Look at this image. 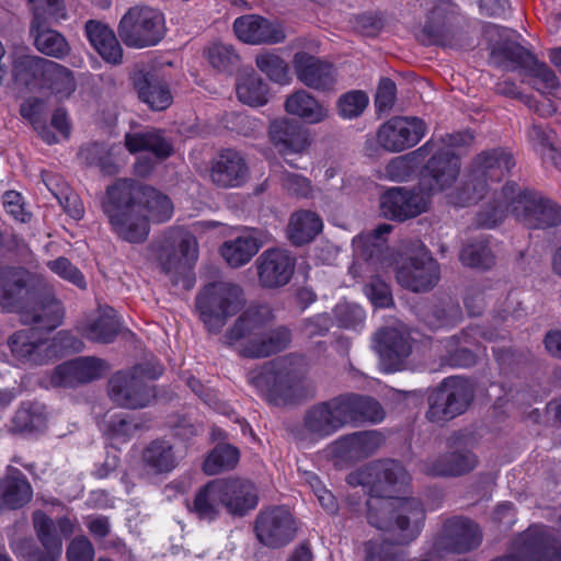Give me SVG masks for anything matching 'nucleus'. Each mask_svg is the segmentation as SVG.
<instances>
[{"mask_svg":"<svg viewBox=\"0 0 561 561\" xmlns=\"http://www.w3.org/2000/svg\"><path fill=\"white\" fill-rule=\"evenodd\" d=\"M347 482L370 492L367 519L371 526L391 533L392 540L399 545L408 543L420 535L425 512L419 500L405 496L410 477L399 462L370 463L352 472Z\"/></svg>","mask_w":561,"mask_h":561,"instance_id":"f257e3e1","label":"nucleus"},{"mask_svg":"<svg viewBox=\"0 0 561 561\" xmlns=\"http://www.w3.org/2000/svg\"><path fill=\"white\" fill-rule=\"evenodd\" d=\"M469 133L447 135L442 139H431L419 148V153L435 149L421 173L417 188L391 187L380 196V211L389 219L404 221L425 213L431 195L448 188L460 170L458 149L471 144Z\"/></svg>","mask_w":561,"mask_h":561,"instance_id":"f03ea898","label":"nucleus"},{"mask_svg":"<svg viewBox=\"0 0 561 561\" xmlns=\"http://www.w3.org/2000/svg\"><path fill=\"white\" fill-rule=\"evenodd\" d=\"M101 207L112 231L130 243L147 239L150 221L164 222L173 215V204L167 195L130 179L108 185Z\"/></svg>","mask_w":561,"mask_h":561,"instance_id":"7ed1b4c3","label":"nucleus"},{"mask_svg":"<svg viewBox=\"0 0 561 561\" xmlns=\"http://www.w3.org/2000/svg\"><path fill=\"white\" fill-rule=\"evenodd\" d=\"M28 273L23 268L5 267L0 270V307L5 311H15L24 324H35L42 329L57 328L64 318V308L53 296L34 299L26 288Z\"/></svg>","mask_w":561,"mask_h":561,"instance_id":"20e7f679","label":"nucleus"},{"mask_svg":"<svg viewBox=\"0 0 561 561\" xmlns=\"http://www.w3.org/2000/svg\"><path fill=\"white\" fill-rule=\"evenodd\" d=\"M391 230V225L382 224L371 233L356 236L352 243L354 261L350 267V274L354 278H370L364 291L377 308H387L392 305L389 286L378 276L390 266L387 236Z\"/></svg>","mask_w":561,"mask_h":561,"instance_id":"39448f33","label":"nucleus"},{"mask_svg":"<svg viewBox=\"0 0 561 561\" xmlns=\"http://www.w3.org/2000/svg\"><path fill=\"white\" fill-rule=\"evenodd\" d=\"M511 211L529 228H548L561 224V207L547 199L523 192L516 184L507 183L492 205L479 213L477 222L493 228Z\"/></svg>","mask_w":561,"mask_h":561,"instance_id":"423d86ee","label":"nucleus"},{"mask_svg":"<svg viewBox=\"0 0 561 561\" xmlns=\"http://www.w3.org/2000/svg\"><path fill=\"white\" fill-rule=\"evenodd\" d=\"M268 316L270 310L265 307L247 310L225 335L226 343L233 346L240 355L252 358L282 351L290 340L289 331L278 328L267 333L265 323Z\"/></svg>","mask_w":561,"mask_h":561,"instance_id":"0eeeda50","label":"nucleus"},{"mask_svg":"<svg viewBox=\"0 0 561 561\" xmlns=\"http://www.w3.org/2000/svg\"><path fill=\"white\" fill-rule=\"evenodd\" d=\"M8 345L14 359L21 364H44L65 352H80L82 342L69 332H58L51 340H44L34 329L13 333Z\"/></svg>","mask_w":561,"mask_h":561,"instance_id":"6e6552de","label":"nucleus"},{"mask_svg":"<svg viewBox=\"0 0 561 561\" xmlns=\"http://www.w3.org/2000/svg\"><path fill=\"white\" fill-rule=\"evenodd\" d=\"M513 156L501 149L483 152L477 157L470 179L461 190L449 195V203L467 206L482 198L486 191V180L500 181L514 167Z\"/></svg>","mask_w":561,"mask_h":561,"instance_id":"1a4fd4ad","label":"nucleus"},{"mask_svg":"<svg viewBox=\"0 0 561 561\" xmlns=\"http://www.w3.org/2000/svg\"><path fill=\"white\" fill-rule=\"evenodd\" d=\"M243 302L242 289L226 282L205 286L196 298L201 320L210 332H218L227 319L242 308Z\"/></svg>","mask_w":561,"mask_h":561,"instance_id":"9d476101","label":"nucleus"},{"mask_svg":"<svg viewBox=\"0 0 561 561\" xmlns=\"http://www.w3.org/2000/svg\"><path fill=\"white\" fill-rule=\"evenodd\" d=\"M495 34L501 37V41L492 48L494 60L497 61L501 56H504L512 64L505 66L507 69L516 67L528 69L535 78L537 89L543 93H549L558 88L559 83L554 72L547 65L539 62L527 49L512 41L513 31L500 28L496 25L488 28L490 38H493Z\"/></svg>","mask_w":561,"mask_h":561,"instance_id":"9b49d317","label":"nucleus"},{"mask_svg":"<svg viewBox=\"0 0 561 561\" xmlns=\"http://www.w3.org/2000/svg\"><path fill=\"white\" fill-rule=\"evenodd\" d=\"M165 33L163 14L149 7H133L121 19L118 34L129 47L144 48L158 44Z\"/></svg>","mask_w":561,"mask_h":561,"instance_id":"f8f14e48","label":"nucleus"},{"mask_svg":"<svg viewBox=\"0 0 561 561\" xmlns=\"http://www.w3.org/2000/svg\"><path fill=\"white\" fill-rule=\"evenodd\" d=\"M198 257V247L195 237L187 232H176L171 247H163L159 261L162 271L174 284L183 289H191L194 279L191 270Z\"/></svg>","mask_w":561,"mask_h":561,"instance_id":"ddd939ff","label":"nucleus"},{"mask_svg":"<svg viewBox=\"0 0 561 561\" xmlns=\"http://www.w3.org/2000/svg\"><path fill=\"white\" fill-rule=\"evenodd\" d=\"M162 374V367L158 364L144 368L137 366L133 373L115 374L108 385L111 399L118 405L137 409L150 403L153 398L152 391L142 382V378L156 379Z\"/></svg>","mask_w":561,"mask_h":561,"instance_id":"4468645a","label":"nucleus"},{"mask_svg":"<svg viewBox=\"0 0 561 561\" xmlns=\"http://www.w3.org/2000/svg\"><path fill=\"white\" fill-rule=\"evenodd\" d=\"M427 126L415 116H396L377 130L378 145L388 152H401L417 145L425 136Z\"/></svg>","mask_w":561,"mask_h":561,"instance_id":"2eb2a0df","label":"nucleus"},{"mask_svg":"<svg viewBox=\"0 0 561 561\" xmlns=\"http://www.w3.org/2000/svg\"><path fill=\"white\" fill-rule=\"evenodd\" d=\"M471 400V388L461 378H448L431 396L427 417L433 422L446 421L461 414Z\"/></svg>","mask_w":561,"mask_h":561,"instance_id":"dca6fc26","label":"nucleus"},{"mask_svg":"<svg viewBox=\"0 0 561 561\" xmlns=\"http://www.w3.org/2000/svg\"><path fill=\"white\" fill-rule=\"evenodd\" d=\"M249 380L274 404L287 403L295 399L296 383L283 363L264 365L259 373H251Z\"/></svg>","mask_w":561,"mask_h":561,"instance_id":"f3484780","label":"nucleus"},{"mask_svg":"<svg viewBox=\"0 0 561 561\" xmlns=\"http://www.w3.org/2000/svg\"><path fill=\"white\" fill-rule=\"evenodd\" d=\"M257 539L267 547H282L290 542L296 535V523L288 508L270 507L262 511L255 520Z\"/></svg>","mask_w":561,"mask_h":561,"instance_id":"a211bd4d","label":"nucleus"},{"mask_svg":"<svg viewBox=\"0 0 561 561\" xmlns=\"http://www.w3.org/2000/svg\"><path fill=\"white\" fill-rule=\"evenodd\" d=\"M398 283L413 291L433 288L439 279V266L430 253L420 248L413 256L397 267Z\"/></svg>","mask_w":561,"mask_h":561,"instance_id":"6ab92c4d","label":"nucleus"},{"mask_svg":"<svg viewBox=\"0 0 561 561\" xmlns=\"http://www.w3.org/2000/svg\"><path fill=\"white\" fill-rule=\"evenodd\" d=\"M268 139L284 158L307 153L313 141L308 128L284 116L271 121Z\"/></svg>","mask_w":561,"mask_h":561,"instance_id":"aec40b11","label":"nucleus"},{"mask_svg":"<svg viewBox=\"0 0 561 561\" xmlns=\"http://www.w3.org/2000/svg\"><path fill=\"white\" fill-rule=\"evenodd\" d=\"M33 522L37 537L46 550V556L42 557L35 553L33 542L30 539L12 542L13 552L25 561H56L61 556L62 541L55 531L51 518L42 512H35Z\"/></svg>","mask_w":561,"mask_h":561,"instance_id":"412c9836","label":"nucleus"},{"mask_svg":"<svg viewBox=\"0 0 561 561\" xmlns=\"http://www.w3.org/2000/svg\"><path fill=\"white\" fill-rule=\"evenodd\" d=\"M344 397L314 407L306 416L307 428L318 435L328 436L350 423L351 408Z\"/></svg>","mask_w":561,"mask_h":561,"instance_id":"4be33fe9","label":"nucleus"},{"mask_svg":"<svg viewBox=\"0 0 561 561\" xmlns=\"http://www.w3.org/2000/svg\"><path fill=\"white\" fill-rule=\"evenodd\" d=\"M233 31L241 42L252 45L277 44L285 39L284 30L278 23L256 14L236 19Z\"/></svg>","mask_w":561,"mask_h":561,"instance_id":"5701e85b","label":"nucleus"},{"mask_svg":"<svg viewBox=\"0 0 561 561\" xmlns=\"http://www.w3.org/2000/svg\"><path fill=\"white\" fill-rule=\"evenodd\" d=\"M271 241V236L262 230L245 229L236 238L226 241L220 248V254L231 267L248 264L259 250Z\"/></svg>","mask_w":561,"mask_h":561,"instance_id":"b1692460","label":"nucleus"},{"mask_svg":"<svg viewBox=\"0 0 561 561\" xmlns=\"http://www.w3.org/2000/svg\"><path fill=\"white\" fill-rule=\"evenodd\" d=\"M209 178L219 187H240L249 179V168L239 152L227 150L213 159Z\"/></svg>","mask_w":561,"mask_h":561,"instance_id":"393cba45","label":"nucleus"},{"mask_svg":"<svg viewBox=\"0 0 561 561\" xmlns=\"http://www.w3.org/2000/svg\"><path fill=\"white\" fill-rule=\"evenodd\" d=\"M295 268V261L285 250L272 249L257 260L259 280L262 286L276 288L286 285Z\"/></svg>","mask_w":561,"mask_h":561,"instance_id":"a878e982","label":"nucleus"},{"mask_svg":"<svg viewBox=\"0 0 561 561\" xmlns=\"http://www.w3.org/2000/svg\"><path fill=\"white\" fill-rule=\"evenodd\" d=\"M12 57V81L18 90L41 88L48 59L31 55L27 47H18Z\"/></svg>","mask_w":561,"mask_h":561,"instance_id":"bb28decb","label":"nucleus"},{"mask_svg":"<svg viewBox=\"0 0 561 561\" xmlns=\"http://www.w3.org/2000/svg\"><path fill=\"white\" fill-rule=\"evenodd\" d=\"M294 68L297 78L309 88L325 90L335 83L336 73L332 65L306 53L295 55Z\"/></svg>","mask_w":561,"mask_h":561,"instance_id":"cd10ccee","label":"nucleus"},{"mask_svg":"<svg viewBox=\"0 0 561 561\" xmlns=\"http://www.w3.org/2000/svg\"><path fill=\"white\" fill-rule=\"evenodd\" d=\"M284 110L288 115L310 125L321 124L330 116L329 107L302 89L286 98Z\"/></svg>","mask_w":561,"mask_h":561,"instance_id":"c85d7f7f","label":"nucleus"},{"mask_svg":"<svg viewBox=\"0 0 561 561\" xmlns=\"http://www.w3.org/2000/svg\"><path fill=\"white\" fill-rule=\"evenodd\" d=\"M224 507L234 515H243L257 505L259 496L254 484L243 479L220 480Z\"/></svg>","mask_w":561,"mask_h":561,"instance_id":"c756f323","label":"nucleus"},{"mask_svg":"<svg viewBox=\"0 0 561 561\" xmlns=\"http://www.w3.org/2000/svg\"><path fill=\"white\" fill-rule=\"evenodd\" d=\"M134 85L141 101L154 111H162L172 103V94L165 82L153 73L138 72Z\"/></svg>","mask_w":561,"mask_h":561,"instance_id":"7c9ffc66","label":"nucleus"},{"mask_svg":"<svg viewBox=\"0 0 561 561\" xmlns=\"http://www.w3.org/2000/svg\"><path fill=\"white\" fill-rule=\"evenodd\" d=\"M85 33L90 44L106 62H121L123 49L114 32L107 25L89 21L85 24Z\"/></svg>","mask_w":561,"mask_h":561,"instance_id":"2f4dec72","label":"nucleus"},{"mask_svg":"<svg viewBox=\"0 0 561 561\" xmlns=\"http://www.w3.org/2000/svg\"><path fill=\"white\" fill-rule=\"evenodd\" d=\"M119 329L116 313L111 307L100 308L89 316L81 325L82 334L91 341L110 343L114 340Z\"/></svg>","mask_w":561,"mask_h":561,"instance_id":"473e14b6","label":"nucleus"},{"mask_svg":"<svg viewBox=\"0 0 561 561\" xmlns=\"http://www.w3.org/2000/svg\"><path fill=\"white\" fill-rule=\"evenodd\" d=\"M33 490L19 470H13L0 481V508H19L31 501Z\"/></svg>","mask_w":561,"mask_h":561,"instance_id":"72a5a7b5","label":"nucleus"},{"mask_svg":"<svg viewBox=\"0 0 561 561\" xmlns=\"http://www.w3.org/2000/svg\"><path fill=\"white\" fill-rule=\"evenodd\" d=\"M46 71L41 89H46L58 101L69 99L77 89L73 73L62 65L55 61H41Z\"/></svg>","mask_w":561,"mask_h":561,"instance_id":"f704fd0d","label":"nucleus"},{"mask_svg":"<svg viewBox=\"0 0 561 561\" xmlns=\"http://www.w3.org/2000/svg\"><path fill=\"white\" fill-rule=\"evenodd\" d=\"M125 146L130 153L148 151L157 159H165L173 151L171 142L159 130L127 134Z\"/></svg>","mask_w":561,"mask_h":561,"instance_id":"c9c22d12","label":"nucleus"},{"mask_svg":"<svg viewBox=\"0 0 561 561\" xmlns=\"http://www.w3.org/2000/svg\"><path fill=\"white\" fill-rule=\"evenodd\" d=\"M323 228L322 219L310 210H300L291 215L288 224V238L297 245L312 241Z\"/></svg>","mask_w":561,"mask_h":561,"instance_id":"e433bc0d","label":"nucleus"},{"mask_svg":"<svg viewBox=\"0 0 561 561\" xmlns=\"http://www.w3.org/2000/svg\"><path fill=\"white\" fill-rule=\"evenodd\" d=\"M33 19V30L42 26H50L67 19V10L64 0H27Z\"/></svg>","mask_w":561,"mask_h":561,"instance_id":"4c0bfd02","label":"nucleus"},{"mask_svg":"<svg viewBox=\"0 0 561 561\" xmlns=\"http://www.w3.org/2000/svg\"><path fill=\"white\" fill-rule=\"evenodd\" d=\"M145 465L154 473H165L178 465L173 447L167 440H154L144 451Z\"/></svg>","mask_w":561,"mask_h":561,"instance_id":"58836bf2","label":"nucleus"},{"mask_svg":"<svg viewBox=\"0 0 561 561\" xmlns=\"http://www.w3.org/2000/svg\"><path fill=\"white\" fill-rule=\"evenodd\" d=\"M477 459L468 450L445 455L427 468V472L434 476H459L472 470Z\"/></svg>","mask_w":561,"mask_h":561,"instance_id":"ea45409f","label":"nucleus"},{"mask_svg":"<svg viewBox=\"0 0 561 561\" xmlns=\"http://www.w3.org/2000/svg\"><path fill=\"white\" fill-rule=\"evenodd\" d=\"M375 347L381 357L403 358L410 352L405 335L396 328L381 329L376 333Z\"/></svg>","mask_w":561,"mask_h":561,"instance_id":"a19ab883","label":"nucleus"},{"mask_svg":"<svg viewBox=\"0 0 561 561\" xmlns=\"http://www.w3.org/2000/svg\"><path fill=\"white\" fill-rule=\"evenodd\" d=\"M31 35L34 37V45L38 51L55 58H64L70 51V46L66 38L57 31L48 26H42L33 30L30 27Z\"/></svg>","mask_w":561,"mask_h":561,"instance_id":"79ce46f5","label":"nucleus"},{"mask_svg":"<svg viewBox=\"0 0 561 561\" xmlns=\"http://www.w3.org/2000/svg\"><path fill=\"white\" fill-rule=\"evenodd\" d=\"M79 159L87 165L99 168L106 175L115 174L119 169L114 148H106L99 144L82 147L79 151Z\"/></svg>","mask_w":561,"mask_h":561,"instance_id":"37998d69","label":"nucleus"},{"mask_svg":"<svg viewBox=\"0 0 561 561\" xmlns=\"http://www.w3.org/2000/svg\"><path fill=\"white\" fill-rule=\"evenodd\" d=\"M224 506L221 481H211L201 490L194 500V511L204 519H213Z\"/></svg>","mask_w":561,"mask_h":561,"instance_id":"c03bdc74","label":"nucleus"},{"mask_svg":"<svg viewBox=\"0 0 561 561\" xmlns=\"http://www.w3.org/2000/svg\"><path fill=\"white\" fill-rule=\"evenodd\" d=\"M237 96L250 106H262L268 101V88L255 73L242 76L237 83Z\"/></svg>","mask_w":561,"mask_h":561,"instance_id":"a18cd8bd","label":"nucleus"},{"mask_svg":"<svg viewBox=\"0 0 561 561\" xmlns=\"http://www.w3.org/2000/svg\"><path fill=\"white\" fill-rule=\"evenodd\" d=\"M46 112V103L43 100L31 98L25 100L20 107V113L23 118L27 119L34 129L37 131L39 137L46 144H56L59 142V137L50 131V128L47 127L42 122V116Z\"/></svg>","mask_w":561,"mask_h":561,"instance_id":"49530a36","label":"nucleus"},{"mask_svg":"<svg viewBox=\"0 0 561 561\" xmlns=\"http://www.w3.org/2000/svg\"><path fill=\"white\" fill-rule=\"evenodd\" d=\"M344 402L351 405L350 423L359 421L377 423L383 420V410L374 399L351 394L344 397Z\"/></svg>","mask_w":561,"mask_h":561,"instance_id":"de8ad7c7","label":"nucleus"},{"mask_svg":"<svg viewBox=\"0 0 561 561\" xmlns=\"http://www.w3.org/2000/svg\"><path fill=\"white\" fill-rule=\"evenodd\" d=\"M381 443L377 432L355 433L339 440L336 446L343 453L354 456H366L373 453Z\"/></svg>","mask_w":561,"mask_h":561,"instance_id":"09e8293b","label":"nucleus"},{"mask_svg":"<svg viewBox=\"0 0 561 561\" xmlns=\"http://www.w3.org/2000/svg\"><path fill=\"white\" fill-rule=\"evenodd\" d=\"M239 461V451L230 445H219L213 449L204 461V471L207 474H217L224 470L232 469Z\"/></svg>","mask_w":561,"mask_h":561,"instance_id":"8fccbe9b","label":"nucleus"},{"mask_svg":"<svg viewBox=\"0 0 561 561\" xmlns=\"http://www.w3.org/2000/svg\"><path fill=\"white\" fill-rule=\"evenodd\" d=\"M435 149H427L421 153H419V149L408 156H400L391 159L388 164L385 167L383 176L393 182H403L409 179L412 174L414 165H415V157H425L431 154V158L434 154Z\"/></svg>","mask_w":561,"mask_h":561,"instance_id":"3c124183","label":"nucleus"},{"mask_svg":"<svg viewBox=\"0 0 561 561\" xmlns=\"http://www.w3.org/2000/svg\"><path fill=\"white\" fill-rule=\"evenodd\" d=\"M255 65L270 80L277 83H288L287 64L274 51H263L255 58Z\"/></svg>","mask_w":561,"mask_h":561,"instance_id":"603ef678","label":"nucleus"},{"mask_svg":"<svg viewBox=\"0 0 561 561\" xmlns=\"http://www.w3.org/2000/svg\"><path fill=\"white\" fill-rule=\"evenodd\" d=\"M369 98L366 92L353 90L342 94L337 100V113L341 117L352 119L358 117L368 106Z\"/></svg>","mask_w":561,"mask_h":561,"instance_id":"864d4df0","label":"nucleus"},{"mask_svg":"<svg viewBox=\"0 0 561 561\" xmlns=\"http://www.w3.org/2000/svg\"><path fill=\"white\" fill-rule=\"evenodd\" d=\"M336 325L345 329H358L365 321V311L353 302L341 301L333 309Z\"/></svg>","mask_w":561,"mask_h":561,"instance_id":"5fc2aeb1","label":"nucleus"},{"mask_svg":"<svg viewBox=\"0 0 561 561\" xmlns=\"http://www.w3.org/2000/svg\"><path fill=\"white\" fill-rule=\"evenodd\" d=\"M460 261L467 266L488 268L493 264V255L484 241H479L463 247Z\"/></svg>","mask_w":561,"mask_h":561,"instance_id":"6e6d98bb","label":"nucleus"},{"mask_svg":"<svg viewBox=\"0 0 561 561\" xmlns=\"http://www.w3.org/2000/svg\"><path fill=\"white\" fill-rule=\"evenodd\" d=\"M208 62L219 71H226L238 60V55L230 45L213 43L205 49Z\"/></svg>","mask_w":561,"mask_h":561,"instance_id":"4d7b16f0","label":"nucleus"},{"mask_svg":"<svg viewBox=\"0 0 561 561\" xmlns=\"http://www.w3.org/2000/svg\"><path fill=\"white\" fill-rule=\"evenodd\" d=\"M456 524L454 550L457 552H465L476 548L481 541L479 527L474 523L465 519H461Z\"/></svg>","mask_w":561,"mask_h":561,"instance_id":"13d9d810","label":"nucleus"},{"mask_svg":"<svg viewBox=\"0 0 561 561\" xmlns=\"http://www.w3.org/2000/svg\"><path fill=\"white\" fill-rule=\"evenodd\" d=\"M45 425V417L41 407H22L13 417V428L18 432L41 430Z\"/></svg>","mask_w":561,"mask_h":561,"instance_id":"bf43d9fd","label":"nucleus"},{"mask_svg":"<svg viewBox=\"0 0 561 561\" xmlns=\"http://www.w3.org/2000/svg\"><path fill=\"white\" fill-rule=\"evenodd\" d=\"M48 268L66 282L71 283L80 289L87 287V282L80 270L68 259L58 257L47 262Z\"/></svg>","mask_w":561,"mask_h":561,"instance_id":"052dcab7","label":"nucleus"},{"mask_svg":"<svg viewBox=\"0 0 561 561\" xmlns=\"http://www.w3.org/2000/svg\"><path fill=\"white\" fill-rule=\"evenodd\" d=\"M75 378L79 382H88L101 377L105 371V364L101 359L93 357H80L72 359V367Z\"/></svg>","mask_w":561,"mask_h":561,"instance_id":"680f3d73","label":"nucleus"},{"mask_svg":"<svg viewBox=\"0 0 561 561\" xmlns=\"http://www.w3.org/2000/svg\"><path fill=\"white\" fill-rule=\"evenodd\" d=\"M396 84L392 80L381 79L375 96V107L378 114L388 113L396 102Z\"/></svg>","mask_w":561,"mask_h":561,"instance_id":"e2e57ef3","label":"nucleus"},{"mask_svg":"<svg viewBox=\"0 0 561 561\" xmlns=\"http://www.w3.org/2000/svg\"><path fill=\"white\" fill-rule=\"evenodd\" d=\"M365 561H401V554L388 542L369 541L365 545Z\"/></svg>","mask_w":561,"mask_h":561,"instance_id":"0e129e2a","label":"nucleus"},{"mask_svg":"<svg viewBox=\"0 0 561 561\" xmlns=\"http://www.w3.org/2000/svg\"><path fill=\"white\" fill-rule=\"evenodd\" d=\"M282 185L289 194L299 197H308L312 193L310 180L297 173L285 172L282 176Z\"/></svg>","mask_w":561,"mask_h":561,"instance_id":"69168bd1","label":"nucleus"},{"mask_svg":"<svg viewBox=\"0 0 561 561\" xmlns=\"http://www.w3.org/2000/svg\"><path fill=\"white\" fill-rule=\"evenodd\" d=\"M3 207L5 211L16 221L26 222L31 214L24 208V203L20 193L9 191L3 195Z\"/></svg>","mask_w":561,"mask_h":561,"instance_id":"338daca9","label":"nucleus"},{"mask_svg":"<svg viewBox=\"0 0 561 561\" xmlns=\"http://www.w3.org/2000/svg\"><path fill=\"white\" fill-rule=\"evenodd\" d=\"M68 561H93L94 549L88 538L76 537L67 550Z\"/></svg>","mask_w":561,"mask_h":561,"instance_id":"774afa93","label":"nucleus"}]
</instances>
